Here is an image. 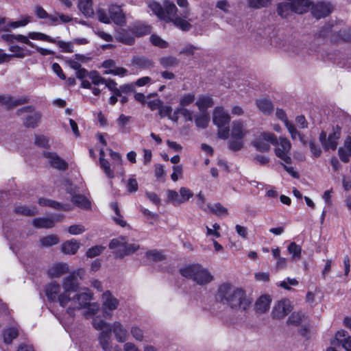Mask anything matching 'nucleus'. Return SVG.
I'll return each mask as SVG.
<instances>
[{
    "label": "nucleus",
    "instance_id": "50",
    "mask_svg": "<svg viewBox=\"0 0 351 351\" xmlns=\"http://www.w3.org/2000/svg\"><path fill=\"white\" fill-rule=\"evenodd\" d=\"M96 15L97 19L106 24L110 23V16L109 14V12H108L106 10L99 8L96 11Z\"/></svg>",
    "mask_w": 351,
    "mask_h": 351
},
{
    "label": "nucleus",
    "instance_id": "11",
    "mask_svg": "<svg viewBox=\"0 0 351 351\" xmlns=\"http://www.w3.org/2000/svg\"><path fill=\"white\" fill-rule=\"evenodd\" d=\"M292 310L291 302L287 300L278 301L272 310V315L274 318L282 319L287 315Z\"/></svg>",
    "mask_w": 351,
    "mask_h": 351
},
{
    "label": "nucleus",
    "instance_id": "48",
    "mask_svg": "<svg viewBox=\"0 0 351 351\" xmlns=\"http://www.w3.org/2000/svg\"><path fill=\"white\" fill-rule=\"evenodd\" d=\"M175 114L178 117L180 114L182 115L184 117L186 121H191L193 120V112L184 107H178L175 110Z\"/></svg>",
    "mask_w": 351,
    "mask_h": 351
},
{
    "label": "nucleus",
    "instance_id": "62",
    "mask_svg": "<svg viewBox=\"0 0 351 351\" xmlns=\"http://www.w3.org/2000/svg\"><path fill=\"white\" fill-rule=\"evenodd\" d=\"M104 250V247L101 245L94 246V247L90 248L86 252V256L88 258H94V257L101 254Z\"/></svg>",
    "mask_w": 351,
    "mask_h": 351
},
{
    "label": "nucleus",
    "instance_id": "43",
    "mask_svg": "<svg viewBox=\"0 0 351 351\" xmlns=\"http://www.w3.org/2000/svg\"><path fill=\"white\" fill-rule=\"evenodd\" d=\"M92 324L95 329L97 330H101V332L103 331L104 330L110 328V324L105 322L99 317L93 318L92 321Z\"/></svg>",
    "mask_w": 351,
    "mask_h": 351
},
{
    "label": "nucleus",
    "instance_id": "27",
    "mask_svg": "<svg viewBox=\"0 0 351 351\" xmlns=\"http://www.w3.org/2000/svg\"><path fill=\"white\" fill-rule=\"evenodd\" d=\"M77 7L86 17H92L95 14L92 0H79Z\"/></svg>",
    "mask_w": 351,
    "mask_h": 351
},
{
    "label": "nucleus",
    "instance_id": "4",
    "mask_svg": "<svg viewBox=\"0 0 351 351\" xmlns=\"http://www.w3.org/2000/svg\"><path fill=\"white\" fill-rule=\"evenodd\" d=\"M84 274L82 269H78L63 279L64 292L59 298V304L62 307L66 306V302L70 300L69 296L71 295V293L76 291L78 289V278L82 279Z\"/></svg>",
    "mask_w": 351,
    "mask_h": 351
},
{
    "label": "nucleus",
    "instance_id": "40",
    "mask_svg": "<svg viewBox=\"0 0 351 351\" xmlns=\"http://www.w3.org/2000/svg\"><path fill=\"white\" fill-rule=\"evenodd\" d=\"M170 22H172L176 27L183 31H189L191 27V25L188 21L178 16Z\"/></svg>",
    "mask_w": 351,
    "mask_h": 351
},
{
    "label": "nucleus",
    "instance_id": "29",
    "mask_svg": "<svg viewBox=\"0 0 351 351\" xmlns=\"http://www.w3.org/2000/svg\"><path fill=\"white\" fill-rule=\"evenodd\" d=\"M335 338L347 351H351V336L345 330H339L335 335Z\"/></svg>",
    "mask_w": 351,
    "mask_h": 351
},
{
    "label": "nucleus",
    "instance_id": "9",
    "mask_svg": "<svg viewBox=\"0 0 351 351\" xmlns=\"http://www.w3.org/2000/svg\"><path fill=\"white\" fill-rule=\"evenodd\" d=\"M101 301L103 316L110 319L112 316V311L117 308L119 302L109 291H106L103 293Z\"/></svg>",
    "mask_w": 351,
    "mask_h": 351
},
{
    "label": "nucleus",
    "instance_id": "64",
    "mask_svg": "<svg viewBox=\"0 0 351 351\" xmlns=\"http://www.w3.org/2000/svg\"><path fill=\"white\" fill-rule=\"evenodd\" d=\"M339 37L344 41L351 42V28H344L339 31Z\"/></svg>",
    "mask_w": 351,
    "mask_h": 351
},
{
    "label": "nucleus",
    "instance_id": "52",
    "mask_svg": "<svg viewBox=\"0 0 351 351\" xmlns=\"http://www.w3.org/2000/svg\"><path fill=\"white\" fill-rule=\"evenodd\" d=\"M287 250L292 255L293 258H298L301 256L302 248L295 242H291L288 246Z\"/></svg>",
    "mask_w": 351,
    "mask_h": 351
},
{
    "label": "nucleus",
    "instance_id": "10",
    "mask_svg": "<svg viewBox=\"0 0 351 351\" xmlns=\"http://www.w3.org/2000/svg\"><path fill=\"white\" fill-rule=\"evenodd\" d=\"M276 143V136L272 133H263L253 142L252 145L257 151L265 152L270 149V144Z\"/></svg>",
    "mask_w": 351,
    "mask_h": 351
},
{
    "label": "nucleus",
    "instance_id": "57",
    "mask_svg": "<svg viewBox=\"0 0 351 351\" xmlns=\"http://www.w3.org/2000/svg\"><path fill=\"white\" fill-rule=\"evenodd\" d=\"M207 208L217 215H226L228 213L227 208L220 204H215L213 206L208 204Z\"/></svg>",
    "mask_w": 351,
    "mask_h": 351
},
{
    "label": "nucleus",
    "instance_id": "55",
    "mask_svg": "<svg viewBox=\"0 0 351 351\" xmlns=\"http://www.w3.org/2000/svg\"><path fill=\"white\" fill-rule=\"evenodd\" d=\"M195 99V94L193 93H188L185 94L180 97V107H185L186 106L192 104Z\"/></svg>",
    "mask_w": 351,
    "mask_h": 351
},
{
    "label": "nucleus",
    "instance_id": "16",
    "mask_svg": "<svg viewBox=\"0 0 351 351\" xmlns=\"http://www.w3.org/2000/svg\"><path fill=\"white\" fill-rule=\"evenodd\" d=\"M110 330L118 342L123 343L128 340V330L120 322L117 321L110 324Z\"/></svg>",
    "mask_w": 351,
    "mask_h": 351
},
{
    "label": "nucleus",
    "instance_id": "14",
    "mask_svg": "<svg viewBox=\"0 0 351 351\" xmlns=\"http://www.w3.org/2000/svg\"><path fill=\"white\" fill-rule=\"evenodd\" d=\"M43 156L48 160V162L53 168L62 171H64L68 168V165L65 160L61 158L56 153L44 152Z\"/></svg>",
    "mask_w": 351,
    "mask_h": 351
},
{
    "label": "nucleus",
    "instance_id": "5",
    "mask_svg": "<svg viewBox=\"0 0 351 351\" xmlns=\"http://www.w3.org/2000/svg\"><path fill=\"white\" fill-rule=\"evenodd\" d=\"M69 299L64 308H66V313L73 317L76 310L85 308L93 300V293L88 289H82L73 296L70 295Z\"/></svg>",
    "mask_w": 351,
    "mask_h": 351
},
{
    "label": "nucleus",
    "instance_id": "36",
    "mask_svg": "<svg viewBox=\"0 0 351 351\" xmlns=\"http://www.w3.org/2000/svg\"><path fill=\"white\" fill-rule=\"evenodd\" d=\"M180 60L173 56L162 57L159 60L160 64L165 69L176 67L178 65Z\"/></svg>",
    "mask_w": 351,
    "mask_h": 351
},
{
    "label": "nucleus",
    "instance_id": "18",
    "mask_svg": "<svg viewBox=\"0 0 351 351\" xmlns=\"http://www.w3.org/2000/svg\"><path fill=\"white\" fill-rule=\"evenodd\" d=\"M115 39L125 45H132L135 42L133 34L130 30V26L128 29H119L116 32Z\"/></svg>",
    "mask_w": 351,
    "mask_h": 351
},
{
    "label": "nucleus",
    "instance_id": "58",
    "mask_svg": "<svg viewBox=\"0 0 351 351\" xmlns=\"http://www.w3.org/2000/svg\"><path fill=\"white\" fill-rule=\"evenodd\" d=\"M149 40L150 42L156 47L166 48L168 46V43L157 35H152Z\"/></svg>",
    "mask_w": 351,
    "mask_h": 351
},
{
    "label": "nucleus",
    "instance_id": "3",
    "mask_svg": "<svg viewBox=\"0 0 351 351\" xmlns=\"http://www.w3.org/2000/svg\"><path fill=\"white\" fill-rule=\"evenodd\" d=\"M311 5V0H284L277 5V12L280 16L287 18L292 13L306 12Z\"/></svg>",
    "mask_w": 351,
    "mask_h": 351
},
{
    "label": "nucleus",
    "instance_id": "6",
    "mask_svg": "<svg viewBox=\"0 0 351 351\" xmlns=\"http://www.w3.org/2000/svg\"><path fill=\"white\" fill-rule=\"evenodd\" d=\"M139 247L136 243H128L126 238L123 237L113 239L109 244L110 249L113 250L116 257L120 258L134 253Z\"/></svg>",
    "mask_w": 351,
    "mask_h": 351
},
{
    "label": "nucleus",
    "instance_id": "53",
    "mask_svg": "<svg viewBox=\"0 0 351 351\" xmlns=\"http://www.w3.org/2000/svg\"><path fill=\"white\" fill-rule=\"evenodd\" d=\"M209 121L210 117L208 114L204 113H202L201 115L198 116L195 120L197 127L201 128H206L208 126Z\"/></svg>",
    "mask_w": 351,
    "mask_h": 351
},
{
    "label": "nucleus",
    "instance_id": "25",
    "mask_svg": "<svg viewBox=\"0 0 351 351\" xmlns=\"http://www.w3.org/2000/svg\"><path fill=\"white\" fill-rule=\"evenodd\" d=\"M132 64L140 69H148L154 66V62L145 56H134Z\"/></svg>",
    "mask_w": 351,
    "mask_h": 351
},
{
    "label": "nucleus",
    "instance_id": "34",
    "mask_svg": "<svg viewBox=\"0 0 351 351\" xmlns=\"http://www.w3.org/2000/svg\"><path fill=\"white\" fill-rule=\"evenodd\" d=\"M80 247V243L76 240H71L65 242L62 246V251L66 254H74Z\"/></svg>",
    "mask_w": 351,
    "mask_h": 351
},
{
    "label": "nucleus",
    "instance_id": "49",
    "mask_svg": "<svg viewBox=\"0 0 351 351\" xmlns=\"http://www.w3.org/2000/svg\"><path fill=\"white\" fill-rule=\"evenodd\" d=\"M14 210L16 213L24 216H32L36 213L35 208H29L23 205L16 206Z\"/></svg>",
    "mask_w": 351,
    "mask_h": 351
},
{
    "label": "nucleus",
    "instance_id": "46",
    "mask_svg": "<svg viewBox=\"0 0 351 351\" xmlns=\"http://www.w3.org/2000/svg\"><path fill=\"white\" fill-rule=\"evenodd\" d=\"M149 8L159 19H162V18H165L164 9L158 2H150L149 3Z\"/></svg>",
    "mask_w": 351,
    "mask_h": 351
},
{
    "label": "nucleus",
    "instance_id": "45",
    "mask_svg": "<svg viewBox=\"0 0 351 351\" xmlns=\"http://www.w3.org/2000/svg\"><path fill=\"white\" fill-rule=\"evenodd\" d=\"M27 37H28V39L31 38L32 40H44V41H47V42L52 43H56L55 39L51 38L48 35H46V34L40 33V32H29L28 34Z\"/></svg>",
    "mask_w": 351,
    "mask_h": 351
},
{
    "label": "nucleus",
    "instance_id": "56",
    "mask_svg": "<svg viewBox=\"0 0 351 351\" xmlns=\"http://www.w3.org/2000/svg\"><path fill=\"white\" fill-rule=\"evenodd\" d=\"M167 201L173 205H180V199L178 193L173 190L167 191Z\"/></svg>",
    "mask_w": 351,
    "mask_h": 351
},
{
    "label": "nucleus",
    "instance_id": "33",
    "mask_svg": "<svg viewBox=\"0 0 351 351\" xmlns=\"http://www.w3.org/2000/svg\"><path fill=\"white\" fill-rule=\"evenodd\" d=\"M213 104V99L208 95H201L198 97L196 105L198 109L204 112Z\"/></svg>",
    "mask_w": 351,
    "mask_h": 351
},
{
    "label": "nucleus",
    "instance_id": "12",
    "mask_svg": "<svg viewBox=\"0 0 351 351\" xmlns=\"http://www.w3.org/2000/svg\"><path fill=\"white\" fill-rule=\"evenodd\" d=\"M284 50L295 55H300L303 56L306 54H311V52L315 51V49L306 48L305 44L300 40H295L293 41L290 45L284 46Z\"/></svg>",
    "mask_w": 351,
    "mask_h": 351
},
{
    "label": "nucleus",
    "instance_id": "26",
    "mask_svg": "<svg viewBox=\"0 0 351 351\" xmlns=\"http://www.w3.org/2000/svg\"><path fill=\"white\" fill-rule=\"evenodd\" d=\"M163 9L165 11V18H162V19L166 22H170L173 19L177 16L176 12L178 9L173 3L165 1L164 2Z\"/></svg>",
    "mask_w": 351,
    "mask_h": 351
},
{
    "label": "nucleus",
    "instance_id": "24",
    "mask_svg": "<svg viewBox=\"0 0 351 351\" xmlns=\"http://www.w3.org/2000/svg\"><path fill=\"white\" fill-rule=\"evenodd\" d=\"M69 271L66 263H60L52 265L48 270V274L51 278H58Z\"/></svg>",
    "mask_w": 351,
    "mask_h": 351
},
{
    "label": "nucleus",
    "instance_id": "35",
    "mask_svg": "<svg viewBox=\"0 0 351 351\" xmlns=\"http://www.w3.org/2000/svg\"><path fill=\"white\" fill-rule=\"evenodd\" d=\"M158 114L160 117H167L173 122H177L178 121V116L175 114V111L172 113V108L170 106H163L162 104L158 110Z\"/></svg>",
    "mask_w": 351,
    "mask_h": 351
},
{
    "label": "nucleus",
    "instance_id": "23",
    "mask_svg": "<svg viewBox=\"0 0 351 351\" xmlns=\"http://www.w3.org/2000/svg\"><path fill=\"white\" fill-rule=\"evenodd\" d=\"M247 133V130L242 121H236L232 122L230 134L232 138H243Z\"/></svg>",
    "mask_w": 351,
    "mask_h": 351
},
{
    "label": "nucleus",
    "instance_id": "54",
    "mask_svg": "<svg viewBox=\"0 0 351 351\" xmlns=\"http://www.w3.org/2000/svg\"><path fill=\"white\" fill-rule=\"evenodd\" d=\"M180 204L188 201L193 196V193L186 187H181L180 189Z\"/></svg>",
    "mask_w": 351,
    "mask_h": 351
},
{
    "label": "nucleus",
    "instance_id": "47",
    "mask_svg": "<svg viewBox=\"0 0 351 351\" xmlns=\"http://www.w3.org/2000/svg\"><path fill=\"white\" fill-rule=\"evenodd\" d=\"M40 241L43 247H48L57 244L59 242V239L56 235H48L41 238Z\"/></svg>",
    "mask_w": 351,
    "mask_h": 351
},
{
    "label": "nucleus",
    "instance_id": "1",
    "mask_svg": "<svg viewBox=\"0 0 351 351\" xmlns=\"http://www.w3.org/2000/svg\"><path fill=\"white\" fill-rule=\"evenodd\" d=\"M216 301L233 310L246 311L250 308L252 300L245 291L230 282H223L217 288L215 294Z\"/></svg>",
    "mask_w": 351,
    "mask_h": 351
},
{
    "label": "nucleus",
    "instance_id": "2",
    "mask_svg": "<svg viewBox=\"0 0 351 351\" xmlns=\"http://www.w3.org/2000/svg\"><path fill=\"white\" fill-rule=\"evenodd\" d=\"M180 274L186 278L190 279L200 286H204L214 280V277L208 268L200 264H192L182 268Z\"/></svg>",
    "mask_w": 351,
    "mask_h": 351
},
{
    "label": "nucleus",
    "instance_id": "63",
    "mask_svg": "<svg viewBox=\"0 0 351 351\" xmlns=\"http://www.w3.org/2000/svg\"><path fill=\"white\" fill-rule=\"evenodd\" d=\"M131 335L136 341H142L144 335L142 329L137 326H132L130 330Z\"/></svg>",
    "mask_w": 351,
    "mask_h": 351
},
{
    "label": "nucleus",
    "instance_id": "44",
    "mask_svg": "<svg viewBox=\"0 0 351 351\" xmlns=\"http://www.w3.org/2000/svg\"><path fill=\"white\" fill-rule=\"evenodd\" d=\"M99 308L100 307L98 303L90 302L84 308V309H85L84 316L86 318L91 317L95 315L99 311Z\"/></svg>",
    "mask_w": 351,
    "mask_h": 351
},
{
    "label": "nucleus",
    "instance_id": "39",
    "mask_svg": "<svg viewBox=\"0 0 351 351\" xmlns=\"http://www.w3.org/2000/svg\"><path fill=\"white\" fill-rule=\"evenodd\" d=\"M99 165L101 169L104 171L108 178L110 179L114 178V171L111 169L109 162L105 159V158H99Z\"/></svg>",
    "mask_w": 351,
    "mask_h": 351
},
{
    "label": "nucleus",
    "instance_id": "61",
    "mask_svg": "<svg viewBox=\"0 0 351 351\" xmlns=\"http://www.w3.org/2000/svg\"><path fill=\"white\" fill-rule=\"evenodd\" d=\"M271 0H248V5L253 8H261L270 4Z\"/></svg>",
    "mask_w": 351,
    "mask_h": 351
},
{
    "label": "nucleus",
    "instance_id": "28",
    "mask_svg": "<svg viewBox=\"0 0 351 351\" xmlns=\"http://www.w3.org/2000/svg\"><path fill=\"white\" fill-rule=\"evenodd\" d=\"M59 221V218L50 217V218H37L34 219L33 224L35 227L38 228H52L56 221Z\"/></svg>",
    "mask_w": 351,
    "mask_h": 351
},
{
    "label": "nucleus",
    "instance_id": "41",
    "mask_svg": "<svg viewBox=\"0 0 351 351\" xmlns=\"http://www.w3.org/2000/svg\"><path fill=\"white\" fill-rule=\"evenodd\" d=\"M38 203L40 205L43 206H47L54 208L58 209V210H60V209L67 210L66 206H64L60 203L53 201V200L48 199L40 198V199H39Z\"/></svg>",
    "mask_w": 351,
    "mask_h": 351
},
{
    "label": "nucleus",
    "instance_id": "15",
    "mask_svg": "<svg viewBox=\"0 0 351 351\" xmlns=\"http://www.w3.org/2000/svg\"><path fill=\"white\" fill-rule=\"evenodd\" d=\"M332 10L331 4L326 2H318L313 5L311 8L312 14L317 19L328 16Z\"/></svg>",
    "mask_w": 351,
    "mask_h": 351
},
{
    "label": "nucleus",
    "instance_id": "38",
    "mask_svg": "<svg viewBox=\"0 0 351 351\" xmlns=\"http://www.w3.org/2000/svg\"><path fill=\"white\" fill-rule=\"evenodd\" d=\"M19 335L18 330L16 328H10L3 331V341L6 344H10L13 339Z\"/></svg>",
    "mask_w": 351,
    "mask_h": 351
},
{
    "label": "nucleus",
    "instance_id": "21",
    "mask_svg": "<svg viewBox=\"0 0 351 351\" xmlns=\"http://www.w3.org/2000/svg\"><path fill=\"white\" fill-rule=\"evenodd\" d=\"M130 30L134 37H141L151 32L150 27L141 22H135L130 25Z\"/></svg>",
    "mask_w": 351,
    "mask_h": 351
},
{
    "label": "nucleus",
    "instance_id": "7",
    "mask_svg": "<svg viewBox=\"0 0 351 351\" xmlns=\"http://www.w3.org/2000/svg\"><path fill=\"white\" fill-rule=\"evenodd\" d=\"M23 114H25L23 125L25 128H35L38 126L42 117L40 112L36 111L32 106H27L17 110L18 115Z\"/></svg>",
    "mask_w": 351,
    "mask_h": 351
},
{
    "label": "nucleus",
    "instance_id": "59",
    "mask_svg": "<svg viewBox=\"0 0 351 351\" xmlns=\"http://www.w3.org/2000/svg\"><path fill=\"white\" fill-rule=\"evenodd\" d=\"M10 51L13 53L11 57L23 58L26 56L24 49L18 45H12L10 47Z\"/></svg>",
    "mask_w": 351,
    "mask_h": 351
},
{
    "label": "nucleus",
    "instance_id": "31",
    "mask_svg": "<svg viewBox=\"0 0 351 351\" xmlns=\"http://www.w3.org/2000/svg\"><path fill=\"white\" fill-rule=\"evenodd\" d=\"M256 104L258 110L267 115L271 114L274 109L271 101L265 98L257 99Z\"/></svg>",
    "mask_w": 351,
    "mask_h": 351
},
{
    "label": "nucleus",
    "instance_id": "60",
    "mask_svg": "<svg viewBox=\"0 0 351 351\" xmlns=\"http://www.w3.org/2000/svg\"><path fill=\"white\" fill-rule=\"evenodd\" d=\"M89 78L92 80V83L95 85L103 84L105 82V78L100 76L97 71H93L90 72Z\"/></svg>",
    "mask_w": 351,
    "mask_h": 351
},
{
    "label": "nucleus",
    "instance_id": "32",
    "mask_svg": "<svg viewBox=\"0 0 351 351\" xmlns=\"http://www.w3.org/2000/svg\"><path fill=\"white\" fill-rule=\"evenodd\" d=\"M71 202L77 207L83 209L90 208V202L84 196L80 194L73 195L71 197Z\"/></svg>",
    "mask_w": 351,
    "mask_h": 351
},
{
    "label": "nucleus",
    "instance_id": "17",
    "mask_svg": "<svg viewBox=\"0 0 351 351\" xmlns=\"http://www.w3.org/2000/svg\"><path fill=\"white\" fill-rule=\"evenodd\" d=\"M109 14L110 21H112L115 24L124 25L126 23L125 14L121 6L112 5L109 8Z\"/></svg>",
    "mask_w": 351,
    "mask_h": 351
},
{
    "label": "nucleus",
    "instance_id": "22",
    "mask_svg": "<svg viewBox=\"0 0 351 351\" xmlns=\"http://www.w3.org/2000/svg\"><path fill=\"white\" fill-rule=\"evenodd\" d=\"M340 136L341 129L339 126H337L335 128H333L332 133L328 135L327 141L326 142V143L324 144V149H336L337 147V140L340 138Z\"/></svg>",
    "mask_w": 351,
    "mask_h": 351
},
{
    "label": "nucleus",
    "instance_id": "20",
    "mask_svg": "<svg viewBox=\"0 0 351 351\" xmlns=\"http://www.w3.org/2000/svg\"><path fill=\"white\" fill-rule=\"evenodd\" d=\"M98 340L100 346L104 351H112L110 328H108L107 330H104L100 332L98 336Z\"/></svg>",
    "mask_w": 351,
    "mask_h": 351
},
{
    "label": "nucleus",
    "instance_id": "13",
    "mask_svg": "<svg viewBox=\"0 0 351 351\" xmlns=\"http://www.w3.org/2000/svg\"><path fill=\"white\" fill-rule=\"evenodd\" d=\"M230 121V117L223 107H216L213 111V121L218 128L228 125Z\"/></svg>",
    "mask_w": 351,
    "mask_h": 351
},
{
    "label": "nucleus",
    "instance_id": "51",
    "mask_svg": "<svg viewBox=\"0 0 351 351\" xmlns=\"http://www.w3.org/2000/svg\"><path fill=\"white\" fill-rule=\"evenodd\" d=\"M243 138H232L228 141V147L232 151H239L243 147Z\"/></svg>",
    "mask_w": 351,
    "mask_h": 351
},
{
    "label": "nucleus",
    "instance_id": "8",
    "mask_svg": "<svg viewBox=\"0 0 351 351\" xmlns=\"http://www.w3.org/2000/svg\"><path fill=\"white\" fill-rule=\"evenodd\" d=\"M273 145L276 146V155L285 163L290 164L291 162L290 156L291 144L290 141L286 138L280 137L279 140L276 138V143H273Z\"/></svg>",
    "mask_w": 351,
    "mask_h": 351
},
{
    "label": "nucleus",
    "instance_id": "30",
    "mask_svg": "<svg viewBox=\"0 0 351 351\" xmlns=\"http://www.w3.org/2000/svg\"><path fill=\"white\" fill-rule=\"evenodd\" d=\"M271 298L269 295H263L256 302L255 309L258 313H264L269 310Z\"/></svg>",
    "mask_w": 351,
    "mask_h": 351
},
{
    "label": "nucleus",
    "instance_id": "42",
    "mask_svg": "<svg viewBox=\"0 0 351 351\" xmlns=\"http://www.w3.org/2000/svg\"><path fill=\"white\" fill-rule=\"evenodd\" d=\"M286 128L289 132L291 137L293 140L299 138L300 141H303L304 136L297 130L295 125L291 122H286Z\"/></svg>",
    "mask_w": 351,
    "mask_h": 351
},
{
    "label": "nucleus",
    "instance_id": "37",
    "mask_svg": "<svg viewBox=\"0 0 351 351\" xmlns=\"http://www.w3.org/2000/svg\"><path fill=\"white\" fill-rule=\"evenodd\" d=\"M3 38L7 41L13 42L14 40H17L19 42L27 44L32 47H34V44L32 42L29 41L27 36H25L21 34H18V35L7 34V35L3 36Z\"/></svg>",
    "mask_w": 351,
    "mask_h": 351
},
{
    "label": "nucleus",
    "instance_id": "19",
    "mask_svg": "<svg viewBox=\"0 0 351 351\" xmlns=\"http://www.w3.org/2000/svg\"><path fill=\"white\" fill-rule=\"evenodd\" d=\"M45 292L49 301H57L59 302V298L62 293H60V286L58 283L51 282L47 285L45 287Z\"/></svg>",
    "mask_w": 351,
    "mask_h": 351
}]
</instances>
